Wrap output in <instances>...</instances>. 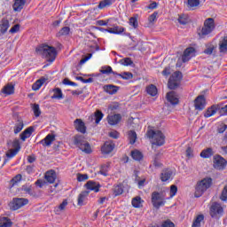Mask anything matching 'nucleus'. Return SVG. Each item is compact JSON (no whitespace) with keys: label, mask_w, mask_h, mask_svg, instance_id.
I'll list each match as a JSON object with an SVG mask.
<instances>
[{"label":"nucleus","mask_w":227,"mask_h":227,"mask_svg":"<svg viewBox=\"0 0 227 227\" xmlns=\"http://www.w3.org/2000/svg\"><path fill=\"white\" fill-rule=\"evenodd\" d=\"M31 107L35 118H38L40 114H42V111L40 110V105L33 104L31 105Z\"/></svg>","instance_id":"obj_43"},{"label":"nucleus","mask_w":227,"mask_h":227,"mask_svg":"<svg viewBox=\"0 0 227 227\" xmlns=\"http://www.w3.org/2000/svg\"><path fill=\"white\" fill-rule=\"evenodd\" d=\"M109 137H113V139H118V137H120V133H118L116 130L110 131Z\"/></svg>","instance_id":"obj_61"},{"label":"nucleus","mask_w":227,"mask_h":227,"mask_svg":"<svg viewBox=\"0 0 227 227\" xmlns=\"http://www.w3.org/2000/svg\"><path fill=\"white\" fill-rule=\"evenodd\" d=\"M20 182H22V175L18 174L10 181V185L11 187H15V185H18Z\"/></svg>","instance_id":"obj_36"},{"label":"nucleus","mask_w":227,"mask_h":227,"mask_svg":"<svg viewBox=\"0 0 227 227\" xmlns=\"http://www.w3.org/2000/svg\"><path fill=\"white\" fill-rule=\"evenodd\" d=\"M74 127L78 132H81L82 134H86V125L84 124V121L81 119H76L74 121Z\"/></svg>","instance_id":"obj_20"},{"label":"nucleus","mask_w":227,"mask_h":227,"mask_svg":"<svg viewBox=\"0 0 227 227\" xmlns=\"http://www.w3.org/2000/svg\"><path fill=\"white\" fill-rule=\"evenodd\" d=\"M152 203L154 208H160V207L166 205V200L162 194L159 193V192H153L152 193Z\"/></svg>","instance_id":"obj_7"},{"label":"nucleus","mask_w":227,"mask_h":227,"mask_svg":"<svg viewBox=\"0 0 227 227\" xmlns=\"http://www.w3.org/2000/svg\"><path fill=\"white\" fill-rule=\"evenodd\" d=\"M178 22L180 24H183V26H185V24H187V22H189V17L187 15H182L179 17Z\"/></svg>","instance_id":"obj_55"},{"label":"nucleus","mask_w":227,"mask_h":227,"mask_svg":"<svg viewBox=\"0 0 227 227\" xmlns=\"http://www.w3.org/2000/svg\"><path fill=\"white\" fill-rule=\"evenodd\" d=\"M22 129H24V121L18 120L13 128L14 134H19L22 131Z\"/></svg>","instance_id":"obj_35"},{"label":"nucleus","mask_w":227,"mask_h":227,"mask_svg":"<svg viewBox=\"0 0 227 227\" xmlns=\"http://www.w3.org/2000/svg\"><path fill=\"white\" fill-rule=\"evenodd\" d=\"M221 109V106L219 105H213L211 107L207 108L206 113L204 114L205 118H210L211 116H214L217 111Z\"/></svg>","instance_id":"obj_21"},{"label":"nucleus","mask_w":227,"mask_h":227,"mask_svg":"<svg viewBox=\"0 0 227 227\" xmlns=\"http://www.w3.org/2000/svg\"><path fill=\"white\" fill-rule=\"evenodd\" d=\"M107 33H111L112 35H121L123 31H125V28L122 27H110L106 29Z\"/></svg>","instance_id":"obj_32"},{"label":"nucleus","mask_w":227,"mask_h":227,"mask_svg":"<svg viewBox=\"0 0 227 227\" xmlns=\"http://www.w3.org/2000/svg\"><path fill=\"white\" fill-rule=\"evenodd\" d=\"M74 144L75 146H77V148H79V150L83 152V153L90 154L93 152L91 145H90V143L85 141L84 137L82 136H75Z\"/></svg>","instance_id":"obj_5"},{"label":"nucleus","mask_w":227,"mask_h":227,"mask_svg":"<svg viewBox=\"0 0 227 227\" xmlns=\"http://www.w3.org/2000/svg\"><path fill=\"white\" fill-rule=\"evenodd\" d=\"M214 155V150L212 148H207L201 151L200 157L202 159H210Z\"/></svg>","instance_id":"obj_31"},{"label":"nucleus","mask_w":227,"mask_h":227,"mask_svg":"<svg viewBox=\"0 0 227 227\" xmlns=\"http://www.w3.org/2000/svg\"><path fill=\"white\" fill-rule=\"evenodd\" d=\"M45 82V79H39L37 80L33 85L32 90L34 91H38L43 86V83Z\"/></svg>","instance_id":"obj_40"},{"label":"nucleus","mask_w":227,"mask_h":227,"mask_svg":"<svg viewBox=\"0 0 227 227\" xmlns=\"http://www.w3.org/2000/svg\"><path fill=\"white\" fill-rule=\"evenodd\" d=\"M54 139H56V136L48 134L43 140L40 141V143L43 145V146H51Z\"/></svg>","instance_id":"obj_24"},{"label":"nucleus","mask_w":227,"mask_h":227,"mask_svg":"<svg viewBox=\"0 0 227 227\" xmlns=\"http://www.w3.org/2000/svg\"><path fill=\"white\" fill-rule=\"evenodd\" d=\"M173 176V172L171 170H163L160 174V180L161 182H168L171 180Z\"/></svg>","instance_id":"obj_28"},{"label":"nucleus","mask_w":227,"mask_h":227,"mask_svg":"<svg viewBox=\"0 0 227 227\" xmlns=\"http://www.w3.org/2000/svg\"><path fill=\"white\" fill-rule=\"evenodd\" d=\"M67 205H68V201L67 200H63V202L58 207L55 208L56 214H59L61 210H65Z\"/></svg>","instance_id":"obj_51"},{"label":"nucleus","mask_w":227,"mask_h":227,"mask_svg":"<svg viewBox=\"0 0 227 227\" xmlns=\"http://www.w3.org/2000/svg\"><path fill=\"white\" fill-rule=\"evenodd\" d=\"M90 196V191H83L78 195L77 205L78 207H83L88 201V197Z\"/></svg>","instance_id":"obj_16"},{"label":"nucleus","mask_w":227,"mask_h":227,"mask_svg":"<svg viewBox=\"0 0 227 227\" xmlns=\"http://www.w3.org/2000/svg\"><path fill=\"white\" fill-rule=\"evenodd\" d=\"M109 167L106 166V165H103L102 168H101V170H100V175H103V176H107V168Z\"/></svg>","instance_id":"obj_62"},{"label":"nucleus","mask_w":227,"mask_h":227,"mask_svg":"<svg viewBox=\"0 0 227 227\" xmlns=\"http://www.w3.org/2000/svg\"><path fill=\"white\" fill-rule=\"evenodd\" d=\"M218 51L221 54H227V35L220 37L218 41Z\"/></svg>","instance_id":"obj_13"},{"label":"nucleus","mask_w":227,"mask_h":227,"mask_svg":"<svg viewBox=\"0 0 227 227\" xmlns=\"http://www.w3.org/2000/svg\"><path fill=\"white\" fill-rule=\"evenodd\" d=\"M10 28V20H8L6 18H4L0 21V33L2 35H4L6 31Z\"/></svg>","instance_id":"obj_25"},{"label":"nucleus","mask_w":227,"mask_h":227,"mask_svg":"<svg viewBox=\"0 0 227 227\" xmlns=\"http://www.w3.org/2000/svg\"><path fill=\"white\" fill-rule=\"evenodd\" d=\"M102 118H104V114L100 110L96 111L95 114L90 116L91 120H95L97 125L102 121Z\"/></svg>","instance_id":"obj_33"},{"label":"nucleus","mask_w":227,"mask_h":227,"mask_svg":"<svg viewBox=\"0 0 227 227\" xmlns=\"http://www.w3.org/2000/svg\"><path fill=\"white\" fill-rule=\"evenodd\" d=\"M104 89L109 95H114V93L118 92V87L114 85H106Z\"/></svg>","instance_id":"obj_38"},{"label":"nucleus","mask_w":227,"mask_h":227,"mask_svg":"<svg viewBox=\"0 0 227 227\" xmlns=\"http://www.w3.org/2000/svg\"><path fill=\"white\" fill-rule=\"evenodd\" d=\"M84 187L89 191H93V192H100V184L95 182V181H88L85 184Z\"/></svg>","instance_id":"obj_14"},{"label":"nucleus","mask_w":227,"mask_h":227,"mask_svg":"<svg viewBox=\"0 0 227 227\" xmlns=\"http://www.w3.org/2000/svg\"><path fill=\"white\" fill-rule=\"evenodd\" d=\"M12 146L14 149L9 150L6 153V157H8V159H13V157L19 153L20 151V142H19V140H15L12 143Z\"/></svg>","instance_id":"obj_12"},{"label":"nucleus","mask_w":227,"mask_h":227,"mask_svg":"<svg viewBox=\"0 0 227 227\" xmlns=\"http://www.w3.org/2000/svg\"><path fill=\"white\" fill-rule=\"evenodd\" d=\"M29 203V200L24 198H15L10 202L9 206L11 210H19L22 207H26Z\"/></svg>","instance_id":"obj_8"},{"label":"nucleus","mask_w":227,"mask_h":227,"mask_svg":"<svg viewBox=\"0 0 227 227\" xmlns=\"http://www.w3.org/2000/svg\"><path fill=\"white\" fill-rule=\"evenodd\" d=\"M196 56V49L192 47L187 48L182 57L183 63H187L192 58H194Z\"/></svg>","instance_id":"obj_11"},{"label":"nucleus","mask_w":227,"mask_h":227,"mask_svg":"<svg viewBox=\"0 0 227 227\" xmlns=\"http://www.w3.org/2000/svg\"><path fill=\"white\" fill-rule=\"evenodd\" d=\"M46 184H47V182H45V180L43 179H38L37 181H35V185L37 187H40V189H42V187H43Z\"/></svg>","instance_id":"obj_60"},{"label":"nucleus","mask_w":227,"mask_h":227,"mask_svg":"<svg viewBox=\"0 0 227 227\" xmlns=\"http://www.w3.org/2000/svg\"><path fill=\"white\" fill-rule=\"evenodd\" d=\"M0 227H12V221L6 217H0Z\"/></svg>","instance_id":"obj_44"},{"label":"nucleus","mask_w":227,"mask_h":227,"mask_svg":"<svg viewBox=\"0 0 227 227\" xmlns=\"http://www.w3.org/2000/svg\"><path fill=\"white\" fill-rule=\"evenodd\" d=\"M131 157L134 160H141L143 159V153L136 149L131 152Z\"/></svg>","instance_id":"obj_41"},{"label":"nucleus","mask_w":227,"mask_h":227,"mask_svg":"<svg viewBox=\"0 0 227 227\" xmlns=\"http://www.w3.org/2000/svg\"><path fill=\"white\" fill-rule=\"evenodd\" d=\"M101 74H113L114 75H116V72L113 71V67H111L110 66H105L101 68L100 70Z\"/></svg>","instance_id":"obj_47"},{"label":"nucleus","mask_w":227,"mask_h":227,"mask_svg":"<svg viewBox=\"0 0 227 227\" xmlns=\"http://www.w3.org/2000/svg\"><path fill=\"white\" fill-rule=\"evenodd\" d=\"M121 65H123V67H132L134 65V62L130 58H125L120 60Z\"/></svg>","instance_id":"obj_49"},{"label":"nucleus","mask_w":227,"mask_h":227,"mask_svg":"<svg viewBox=\"0 0 227 227\" xmlns=\"http://www.w3.org/2000/svg\"><path fill=\"white\" fill-rule=\"evenodd\" d=\"M88 174H78L77 176L78 182H85V180H88Z\"/></svg>","instance_id":"obj_59"},{"label":"nucleus","mask_w":227,"mask_h":227,"mask_svg":"<svg viewBox=\"0 0 227 227\" xmlns=\"http://www.w3.org/2000/svg\"><path fill=\"white\" fill-rule=\"evenodd\" d=\"M111 4H113V0H103L99 2L98 8H99V10H103V8H107V6H111Z\"/></svg>","instance_id":"obj_46"},{"label":"nucleus","mask_w":227,"mask_h":227,"mask_svg":"<svg viewBox=\"0 0 227 227\" xmlns=\"http://www.w3.org/2000/svg\"><path fill=\"white\" fill-rule=\"evenodd\" d=\"M113 192L114 196H121L123 194V184H116L113 188Z\"/></svg>","instance_id":"obj_34"},{"label":"nucleus","mask_w":227,"mask_h":227,"mask_svg":"<svg viewBox=\"0 0 227 227\" xmlns=\"http://www.w3.org/2000/svg\"><path fill=\"white\" fill-rule=\"evenodd\" d=\"M20 29V25L16 24L9 30V33H11L12 35H15V33H19Z\"/></svg>","instance_id":"obj_58"},{"label":"nucleus","mask_w":227,"mask_h":227,"mask_svg":"<svg viewBox=\"0 0 227 227\" xmlns=\"http://www.w3.org/2000/svg\"><path fill=\"white\" fill-rule=\"evenodd\" d=\"M24 4H26V0H15L12 8L14 12H20L24 8Z\"/></svg>","instance_id":"obj_30"},{"label":"nucleus","mask_w":227,"mask_h":227,"mask_svg":"<svg viewBox=\"0 0 227 227\" xmlns=\"http://www.w3.org/2000/svg\"><path fill=\"white\" fill-rule=\"evenodd\" d=\"M220 200H222V201H227V184L224 186V188L222 192Z\"/></svg>","instance_id":"obj_56"},{"label":"nucleus","mask_w":227,"mask_h":227,"mask_svg":"<svg viewBox=\"0 0 227 227\" xmlns=\"http://www.w3.org/2000/svg\"><path fill=\"white\" fill-rule=\"evenodd\" d=\"M188 5L190 8L200 6V0H188Z\"/></svg>","instance_id":"obj_57"},{"label":"nucleus","mask_w":227,"mask_h":227,"mask_svg":"<svg viewBox=\"0 0 227 227\" xmlns=\"http://www.w3.org/2000/svg\"><path fill=\"white\" fill-rule=\"evenodd\" d=\"M67 35H70V27H64L58 32L57 36H67Z\"/></svg>","instance_id":"obj_48"},{"label":"nucleus","mask_w":227,"mask_h":227,"mask_svg":"<svg viewBox=\"0 0 227 227\" xmlns=\"http://www.w3.org/2000/svg\"><path fill=\"white\" fill-rule=\"evenodd\" d=\"M207 106L205 96H198L194 100V107L196 111H203Z\"/></svg>","instance_id":"obj_10"},{"label":"nucleus","mask_w":227,"mask_h":227,"mask_svg":"<svg viewBox=\"0 0 227 227\" xmlns=\"http://www.w3.org/2000/svg\"><path fill=\"white\" fill-rule=\"evenodd\" d=\"M128 139L130 143V145H134L136 141L137 140V134L134 130H130L128 133Z\"/></svg>","instance_id":"obj_39"},{"label":"nucleus","mask_w":227,"mask_h":227,"mask_svg":"<svg viewBox=\"0 0 227 227\" xmlns=\"http://www.w3.org/2000/svg\"><path fill=\"white\" fill-rule=\"evenodd\" d=\"M35 132V127L30 126L27 128L20 135V137L21 141H26L28 137H31V135Z\"/></svg>","instance_id":"obj_19"},{"label":"nucleus","mask_w":227,"mask_h":227,"mask_svg":"<svg viewBox=\"0 0 227 227\" xmlns=\"http://www.w3.org/2000/svg\"><path fill=\"white\" fill-rule=\"evenodd\" d=\"M224 209L223 206L217 202H214L210 207V215L211 217H217V215H223Z\"/></svg>","instance_id":"obj_9"},{"label":"nucleus","mask_w":227,"mask_h":227,"mask_svg":"<svg viewBox=\"0 0 227 227\" xmlns=\"http://www.w3.org/2000/svg\"><path fill=\"white\" fill-rule=\"evenodd\" d=\"M4 95H13L15 93V85L9 83L5 85L2 90Z\"/></svg>","instance_id":"obj_29"},{"label":"nucleus","mask_w":227,"mask_h":227,"mask_svg":"<svg viewBox=\"0 0 227 227\" xmlns=\"http://www.w3.org/2000/svg\"><path fill=\"white\" fill-rule=\"evenodd\" d=\"M145 203V200L141 199L139 196H137L132 199L131 205L134 207V208H143V204Z\"/></svg>","instance_id":"obj_27"},{"label":"nucleus","mask_w":227,"mask_h":227,"mask_svg":"<svg viewBox=\"0 0 227 227\" xmlns=\"http://www.w3.org/2000/svg\"><path fill=\"white\" fill-rule=\"evenodd\" d=\"M177 192H178V187L175 184L171 185L170 191H169V198L168 200H171V198H175Z\"/></svg>","instance_id":"obj_50"},{"label":"nucleus","mask_w":227,"mask_h":227,"mask_svg":"<svg viewBox=\"0 0 227 227\" xmlns=\"http://www.w3.org/2000/svg\"><path fill=\"white\" fill-rule=\"evenodd\" d=\"M205 216L203 215H199L194 219L192 227H201V223L204 221Z\"/></svg>","instance_id":"obj_37"},{"label":"nucleus","mask_w":227,"mask_h":227,"mask_svg":"<svg viewBox=\"0 0 227 227\" xmlns=\"http://www.w3.org/2000/svg\"><path fill=\"white\" fill-rule=\"evenodd\" d=\"M21 189L24 191V192H26V194H29V196H35L31 185H23Z\"/></svg>","instance_id":"obj_52"},{"label":"nucleus","mask_w":227,"mask_h":227,"mask_svg":"<svg viewBox=\"0 0 227 227\" xmlns=\"http://www.w3.org/2000/svg\"><path fill=\"white\" fill-rule=\"evenodd\" d=\"M161 227H175V223H173L171 221H165Z\"/></svg>","instance_id":"obj_64"},{"label":"nucleus","mask_w":227,"mask_h":227,"mask_svg":"<svg viewBox=\"0 0 227 227\" xmlns=\"http://www.w3.org/2000/svg\"><path fill=\"white\" fill-rule=\"evenodd\" d=\"M146 91L148 95H151V97H155V95H157V87L153 84H151L146 88Z\"/></svg>","instance_id":"obj_42"},{"label":"nucleus","mask_w":227,"mask_h":227,"mask_svg":"<svg viewBox=\"0 0 227 227\" xmlns=\"http://www.w3.org/2000/svg\"><path fill=\"white\" fill-rule=\"evenodd\" d=\"M157 12H153V14H151L148 19L149 22H155V20H157Z\"/></svg>","instance_id":"obj_63"},{"label":"nucleus","mask_w":227,"mask_h":227,"mask_svg":"<svg viewBox=\"0 0 227 227\" xmlns=\"http://www.w3.org/2000/svg\"><path fill=\"white\" fill-rule=\"evenodd\" d=\"M226 160L221 156H215L214 160V168L215 169H224L226 168Z\"/></svg>","instance_id":"obj_15"},{"label":"nucleus","mask_w":227,"mask_h":227,"mask_svg":"<svg viewBox=\"0 0 227 227\" xmlns=\"http://www.w3.org/2000/svg\"><path fill=\"white\" fill-rule=\"evenodd\" d=\"M109 125H118L120 121H121V115L120 114H116L114 115H109L107 117Z\"/></svg>","instance_id":"obj_23"},{"label":"nucleus","mask_w":227,"mask_h":227,"mask_svg":"<svg viewBox=\"0 0 227 227\" xmlns=\"http://www.w3.org/2000/svg\"><path fill=\"white\" fill-rule=\"evenodd\" d=\"M135 183L137 184L138 189H143L145 185H148V181H146V176H136L135 177Z\"/></svg>","instance_id":"obj_26"},{"label":"nucleus","mask_w":227,"mask_h":227,"mask_svg":"<svg viewBox=\"0 0 227 227\" xmlns=\"http://www.w3.org/2000/svg\"><path fill=\"white\" fill-rule=\"evenodd\" d=\"M214 29H215V23L214 22V19H207L204 21L202 28L199 32L200 38H207V36H208V35H210Z\"/></svg>","instance_id":"obj_4"},{"label":"nucleus","mask_w":227,"mask_h":227,"mask_svg":"<svg viewBox=\"0 0 227 227\" xmlns=\"http://www.w3.org/2000/svg\"><path fill=\"white\" fill-rule=\"evenodd\" d=\"M53 96H51V98H57L58 100H60V98H63V92L61 91V89L56 88L53 90Z\"/></svg>","instance_id":"obj_45"},{"label":"nucleus","mask_w":227,"mask_h":227,"mask_svg":"<svg viewBox=\"0 0 227 227\" xmlns=\"http://www.w3.org/2000/svg\"><path fill=\"white\" fill-rule=\"evenodd\" d=\"M146 136L151 139L153 146H162L166 143V136L160 130L149 129Z\"/></svg>","instance_id":"obj_2"},{"label":"nucleus","mask_w":227,"mask_h":227,"mask_svg":"<svg viewBox=\"0 0 227 227\" xmlns=\"http://www.w3.org/2000/svg\"><path fill=\"white\" fill-rule=\"evenodd\" d=\"M129 26L134 27V29L137 28V26H139V24L137 23V18H134V17L129 18Z\"/></svg>","instance_id":"obj_54"},{"label":"nucleus","mask_w":227,"mask_h":227,"mask_svg":"<svg viewBox=\"0 0 227 227\" xmlns=\"http://www.w3.org/2000/svg\"><path fill=\"white\" fill-rule=\"evenodd\" d=\"M44 178L46 180V182H48V184H54V182H56V171L54 170H48L45 175H44Z\"/></svg>","instance_id":"obj_22"},{"label":"nucleus","mask_w":227,"mask_h":227,"mask_svg":"<svg viewBox=\"0 0 227 227\" xmlns=\"http://www.w3.org/2000/svg\"><path fill=\"white\" fill-rule=\"evenodd\" d=\"M35 52L39 54V56H43L45 58L46 61L49 63H54L56 60V56H58V51L56 48L52 46H49L47 44H41L36 47Z\"/></svg>","instance_id":"obj_1"},{"label":"nucleus","mask_w":227,"mask_h":227,"mask_svg":"<svg viewBox=\"0 0 227 227\" xmlns=\"http://www.w3.org/2000/svg\"><path fill=\"white\" fill-rule=\"evenodd\" d=\"M182 81V73L180 71L175 72L169 78L168 86L169 90H176L180 86Z\"/></svg>","instance_id":"obj_6"},{"label":"nucleus","mask_w":227,"mask_h":227,"mask_svg":"<svg viewBox=\"0 0 227 227\" xmlns=\"http://www.w3.org/2000/svg\"><path fill=\"white\" fill-rule=\"evenodd\" d=\"M167 100L172 106H176L178 102H180V99L178 98V95H176V92L175 91H170L167 93Z\"/></svg>","instance_id":"obj_17"},{"label":"nucleus","mask_w":227,"mask_h":227,"mask_svg":"<svg viewBox=\"0 0 227 227\" xmlns=\"http://www.w3.org/2000/svg\"><path fill=\"white\" fill-rule=\"evenodd\" d=\"M212 185V178L206 177L200 181L195 188V198H201L207 189H210Z\"/></svg>","instance_id":"obj_3"},{"label":"nucleus","mask_w":227,"mask_h":227,"mask_svg":"<svg viewBox=\"0 0 227 227\" xmlns=\"http://www.w3.org/2000/svg\"><path fill=\"white\" fill-rule=\"evenodd\" d=\"M115 75H117L118 77H121V79H124L126 81L129 79H132L133 77L132 73H123L122 74L116 73Z\"/></svg>","instance_id":"obj_53"},{"label":"nucleus","mask_w":227,"mask_h":227,"mask_svg":"<svg viewBox=\"0 0 227 227\" xmlns=\"http://www.w3.org/2000/svg\"><path fill=\"white\" fill-rule=\"evenodd\" d=\"M114 150V143L112 141H107L104 144V145L101 148L102 153H105L106 155L111 153Z\"/></svg>","instance_id":"obj_18"}]
</instances>
